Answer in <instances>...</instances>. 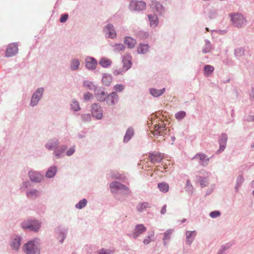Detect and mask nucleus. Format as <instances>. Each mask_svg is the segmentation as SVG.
I'll return each mask as SVG.
<instances>
[{
    "label": "nucleus",
    "mask_w": 254,
    "mask_h": 254,
    "mask_svg": "<svg viewBox=\"0 0 254 254\" xmlns=\"http://www.w3.org/2000/svg\"><path fill=\"white\" fill-rule=\"evenodd\" d=\"M40 240L36 238L24 244L22 249L25 254H40Z\"/></svg>",
    "instance_id": "obj_1"
},
{
    "label": "nucleus",
    "mask_w": 254,
    "mask_h": 254,
    "mask_svg": "<svg viewBox=\"0 0 254 254\" xmlns=\"http://www.w3.org/2000/svg\"><path fill=\"white\" fill-rule=\"evenodd\" d=\"M21 225L23 229H28L34 232H38L41 229L42 222L35 219H28L24 220Z\"/></svg>",
    "instance_id": "obj_2"
},
{
    "label": "nucleus",
    "mask_w": 254,
    "mask_h": 254,
    "mask_svg": "<svg viewBox=\"0 0 254 254\" xmlns=\"http://www.w3.org/2000/svg\"><path fill=\"white\" fill-rule=\"evenodd\" d=\"M231 20L234 27L242 28L247 24V20L244 16L239 13L230 14Z\"/></svg>",
    "instance_id": "obj_3"
},
{
    "label": "nucleus",
    "mask_w": 254,
    "mask_h": 254,
    "mask_svg": "<svg viewBox=\"0 0 254 254\" xmlns=\"http://www.w3.org/2000/svg\"><path fill=\"white\" fill-rule=\"evenodd\" d=\"M44 91L43 87H39L36 90L31 96L29 104L30 106L34 107L38 104L39 101L42 98Z\"/></svg>",
    "instance_id": "obj_4"
},
{
    "label": "nucleus",
    "mask_w": 254,
    "mask_h": 254,
    "mask_svg": "<svg viewBox=\"0 0 254 254\" xmlns=\"http://www.w3.org/2000/svg\"><path fill=\"white\" fill-rule=\"evenodd\" d=\"M146 4L143 1L131 0L129 4L128 8L132 11H140L146 8Z\"/></svg>",
    "instance_id": "obj_5"
},
{
    "label": "nucleus",
    "mask_w": 254,
    "mask_h": 254,
    "mask_svg": "<svg viewBox=\"0 0 254 254\" xmlns=\"http://www.w3.org/2000/svg\"><path fill=\"white\" fill-rule=\"evenodd\" d=\"M103 31L106 38L114 39L117 37V33L112 24L109 23L103 27Z\"/></svg>",
    "instance_id": "obj_6"
},
{
    "label": "nucleus",
    "mask_w": 254,
    "mask_h": 254,
    "mask_svg": "<svg viewBox=\"0 0 254 254\" xmlns=\"http://www.w3.org/2000/svg\"><path fill=\"white\" fill-rule=\"evenodd\" d=\"M92 116L97 120H101L103 117V109L99 103H93L91 105Z\"/></svg>",
    "instance_id": "obj_7"
},
{
    "label": "nucleus",
    "mask_w": 254,
    "mask_h": 254,
    "mask_svg": "<svg viewBox=\"0 0 254 254\" xmlns=\"http://www.w3.org/2000/svg\"><path fill=\"white\" fill-rule=\"evenodd\" d=\"M30 181L35 183H40L44 179V176L39 172L29 171L28 173Z\"/></svg>",
    "instance_id": "obj_8"
},
{
    "label": "nucleus",
    "mask_w": 254,
    "mask_h": 254,
    "mask_svg": "<svg viewBox=\"0 0 254 254\" xmlns=\"http://www.w3.org/2000/svg\"><path fill=\"white\" fill-rule=\"evenodd\" d=\"M228 139V136L226 133H223L220 135L218 140L219 144V148L216 151V154H219L224 151L226 147Z\"/></svg>",
    "instance_id": "obj_9"
},
{
    "label": "nucleus",
    "mask_w": 254,
    "mask_h": 254,
    "mask_svg": "<svg viewBox=\"0 0 254 254\" xmlns=\"http://www.w3.org/2000/svg\"><path fill=\"white\" fill-rule=\"evenodd\" d=\"M151 7L154 14L162 16L165 12V8L158 1L154 0L152 1Z\"/></svg>",
    "instance_id": "obj_10"
},
{
    "label": "nucleus",
    "mask_w": 254,
    "mask_h": 254,
    "mask_svg": "<svg viewBox=\"0 0 254 254\" xmlns=\"http://www.w3.org/2000/svg\"><path fill=\"white\" fill-rule=\"evenodd\" d=\"M60 140L57 137H53L49 139L45 144V147L48 150H54L59 147Z\"/></svg>",
    "instance_id": "obj_11"
},
{
    "label": "nucleus",
    "mask_w": 254,
    "mask_h": 254,
    "mask_svg": "<svg viewBox=\"0 0 254 254\" xmlns=\"http://www.w3.org/2000/svg\"><path fill=\"white\" fill-rule=\"evenodd\" d=\"M18 44L16 43H13L9 44L7 47L5 57H11L15 56L18 53Z\"/></svg>",
    "instance_id": "obj_12"
},
{
    "label": "nucleus",
    "mask_w": 254,
    "mask_h": 254,
    "mask_svg": "<svg viewBox=\"0 0 254 254\" xmlns=\"http://www.w3.org/2000/svg\"><path fill=\"white\" fill-rule=\"evenodd\" d=\"M119 100V98L117 93L113 91L108 94L106 102L108 106H113L118 103Z\"/></svg>",
    "instance_id": "obj_13"
},
{
    "label": "nucleus",
    "mask_w": 254,
    "mask_h": 254,
    "mask_svg": "<svg viewBox=\"0 0 254 254\" xmlns=\"http://www.w3.org/2000/svg\"><path fill=\"white\" fill-rule=\"evenodd\" d=\"M97 61L93 57H87L85 60L86 68L89 70H93L96 69L97 65Z\"/></svg>",
    "instance_id": "obj_14"
},
{
    "label": "nucleus",
    "mask_w": 254,
    "mask_h": 254,
    "mask_svg": "<svg viewBox=\"0 0 254 254\" xmlns=\"http://www.w3.org/2000/svg\"><path fill=\"white\" fill-rule=\"evenodd\" d=\"M198 159V163L200 165L203 167H206L208 165L209 161V158L207 157V155L204 153H198L196 154L192 159Z\"/></svg>",
    "instance_id": "obj_15"
},
{
    "label": "nucleus",
    "mask_w": 254,
    "mask_h": 254,
    "mask_svg": "<svg viewBox=\"0 0 254 254\" xmlns=\"http://www.w3.org/2000/svg\"><path fill=\"white\" fill-rule=\"evenodd\" d=\"M146 231V228L141 224H137L135 226L132 237L134 239H136Z\"/></svg>",
    "instance_id": "obj_16"
},
{
    "label": "nucleus",
    "mask_w": 254,
    "mask_h": 254,
    "mask_svg": "<svg viewBox=\"0 0 254 254\" xmlns=\"http://www.w3.org/2000/svg\"><path fill=\"white\" fill-rule=\"evenodd\" d=\"M21 242V237L19 236H16L13 239L10 243V246L12 250L17 252L20 247Z\"/></svg>",
    "instance_id": "obj_17"
},
{
    "label": "nucleus",
    "mask_w": 254,
    "mask_h": 254,
    "mask_svg": "<svg viewBox=\"0 0 254 254\" xmlns=\"http://www.w3.org/2000/svg\"><path fill=\"white\" fill-rule=\"evenodd\" d=\"M196 234L197 232L195 230H188L186 232V243L187 245L190 246L191 245L196 236Z\"/></svg>",
    "instance_id": "obj_18"
},
{
    "label": "nucleus",
    "mask_w": 254,
    "mask_h": 254,
    "mask_svg": "<svg viewBox=\"0 0 254 254\" xmlns=\"http://www.w3.org/2000/svg\"><path fill=\"white\" fill-rule=\"evenodd\" d=\"M101 89H104V88H100L97 90V92L95 94V96L98 101L103 102L106 101L107 100L108 93L107 92L101 90Z\"/></svg>",
    "instance_id": "obj_19"
},
{
    "label": "nucleus",
    "mask_w": 254,
    "mask_h": 254,
    "mask_svg": "<svg viewBox=\"0 0 254 254\" xmlns=\"http://www.w3.org/2000/svg\"><path fill=\"white\" fill-rule=\"evenodd\" d=\"M148 157L152 163H160L163 159V157L160 153L154 152L149 153Z\"/></svg>",
    "instance_id": "obj_20"
},
{
    "label": "nucleus",
    "mask_w": 254,
    "mask_h": 254,
    "mask_svg": "<svg viewBox=\"0 0 254 254\" xmlns=\"http://www.w3.org/2000/svg\"><path fill=\"white\" fill-rule=\"evenodd\" d=\"M134 134V130L132 127H129L126 130L124 137L123 141L124 143L128 142Z\"/></svg>",
    "instance_id": "obj_21"
},
{
    "label": "nucleus",
    "mask_w": 254,
    "mask_h": 254,
    "mask_svg": "<svg viewBox=\"0 0 254 254\" xmlns=\"http://www.w3.org/2000/svg\"><path fill=\"white\" fill-rule=\"evenodd\" d=\"M124 42L129 49L133 48L135 45L136 44V40L129 36H126L125 38Z\"/></svg>",
    "instance_id": "obj_22"
},
{
    "label": "nucleus",
    "mask_w": 254,
    "mask_h": 254,
    "mask_svg": "<svg viewBox=\"0 0 254 254\" xmlns=\"http://www.w3.org/2000/svg\"><path fill=\"white\" fill-rule=\"evenodd\" d=\"M58 171V168L56 166H53L49 167L45 174V176L47 178H53L56 174Z\"/></svg>",
    "instance_id": "obj_23"
},
{
    "label": "nucleus",
    "mask_w": 254,
    "mask_h": 254,
    "mask_svg": "<svg viewBox=\"0 0 254 254\" xmlns=\"http://www.w3.org/2000/svg\"><path fill=\"white\" fill-rule=\"evenodd\" d=\"M112 79L113 77L110 74L104 73L102 75V82L103 85L108 86L111 84Z\"/></svg>",
    "instance_id": "obj_24"
},
{
    "label": "nucleus",
    "mask_w": 254,
    "mask_h": 254,
    "mask_svg": "<svg viewBox=\"0 0 254 254\" xmlns=\"http://www.w3.org/2000/svg\"><path fill=\"white\" fill-rule=\"evenodd\" d=\"M148 17L150 22V26L152 27H156L158 24V18L157 15L155 14H148Z\"/></svg>",
    "instance_id": "obj_25"
},
{
    "label": "nucleus",
    "mask_w": 254,
    "mask_h": 254,
    "mask_svg": "<svg viewBox=\"0 0 254 254\" xmlns=\"http://www.w3.org/2000/svg\"><path fill=\"white\" fill-rule=\"evenodd\" d=\"M165 90L166 89L165 88H163L161 89L150 88L149 89V93L154 97H158L163 94Z\"/></svg>",
    "instance_id": "obj_26"
},
{
    "label": "nucleus",
    "mask_w": 254,
    "mask_h": 254,
    "mask_svg": "<svg viewBox=\"0 0 254 254\" xmlns=\"http://www.w3.org/2000/svg\"><path fill=\"white\" fill-rule=\"evenodd\" d=\"M80 65V61L78 59L74 58L71 60L70 62V69L72 71L78 69Z\"/></svg>",
    "instance_id": "obj_27"
},
{
    "label": "nucleus",
    "mask_w": 254,
    "mask_h": 254,
    "mask_svg": "<svg viewBox=\"0 0 254 254\" xmlns=\"http://www.w3.org/2000/svg\"><path fill=\"white\" fill-rule=\"evenodd\" d=\"M122 187H123V184L117 181H113L110 185V188L112 192L122 190Z\"/></svg>",
    "instance_id": "obj_28"
},
{
    "label": "nucleus",
    "mask_w": 254,
    "mask_h": 254,
    "mask_svg": "<svg viewBox=\"0 0 254 254\" xmlns=\"http://www.w3.org/2000/svg\"><path fill=\"white\" fill-rule=\"evenodd\" d=\"M151 207V204L148 202H143L138 204L136 206V210L139 212H142L146 208H149Z\"/></svg>",
    "instance_id": "obj_29"
},
{
    "label": "nucleus",
    "mask_w": 254,
    "mask_h": 254,
    "mask_svg": "<svg viewBox=\"0 0 254 254\" xmlns=\"http://www.w3.org/2000/svg\"><path fill=\"white\" fill-rule=\"evenodd\" d=\"M83 86L92 91H96L97 89V86L96 85L94 84L93 82L88 80L83 81Z\"/></svg>",
    "instance_id": "obj_30"
},
{
    "label": "nucleus",
    "mask_w": 254,
    "mask_h": 254,
    "mask_svg": "<svg viewBox=\"0 0 254 254\" xmlns=\"http://www.w3.org/2000/svg\"><path fill=\"white\" fill-rule=\"evenodd\" d=\"M99 64L104 68H107L112 64V61L109 59L102 58L99 62Z\"/></svg>",
    "instance_id": "obj_31"
},
{
    "label": "nucleus",
    "mask_w": 254,
    "mask_h": 254,
    "mask_svg": "<svg viewBox=\"0 0 254 254\" xmlns=\"http://www.w3.org/2000/svg\"><path fill=\"white\" fill-rule=\"evenodd\" d=\"M26 194V196L29 198L36 197L39 195V192L36 189L27 190Z\"/></svg>",
    "instance_id": "obj_32"
},
{
    "label": "nucleus",
    "mask_w": 254,
    "mask_h": 254,
    "mask_svg": "<svg viewBox=\"0 0 254 254\" xmlns=\"http://www.w3.org/2000/svg\"><path fill=\"white\" fill-rule=\"evenodd\" d=\"M212 49V45L210 41L207 39L205 40V45L202 49L203 54H206L210 52Z\"/></svg>",
    "instance_id": "obj_33"
},
{
    "label": "nucleus",
    "mask_w": 254,
    "mask_h": 254,
    "mask_svg": "<svg viewBox=\"0 0 254 254\" xmlns=\"http://www.w3.org/2000/svg\"><path fill=\"white\" fill-rule=\"evenodd\" d=\"M245 179L242 175H239L236 180V185L235 186V190L236 192H238L239 190V188L244 183Z\"/></svg>",
    "instance_id": "obj_34"
},
{
    "label": "nucleus",
    "mask_w": 254,
    "mask_h": 254,
    "mask_svg": "<svg viewBox=\"0 0 254 254\" xmlns=\"http://www.w3.org/2000/svg\"><path fill=\"white\" fill-rule=\"evenodd\" d=\"M214 67L211 65L207 64L203 67L204 74L206 76H209L214 71Z\"/></svg>",
    "instance_id": "obj_35"
},
{
    "label": "nucleus",
    "mask_w": 254,
    "mask_h": 254,
    "mask_svg": "<svg viewBox=\"0 0 254 254\" xmlns=\"http://www.w3.org/2000/svg\"><path fill=\"white\" fill-rule=\"evenodd\" d=\"M148 48L147 44H140L137 47V52L139 54H144L148 51Z\"/></svg>",
    "instance_id": "obj_36"
},
{
    "label": "nucleus",
    "mask_w": 254,
    "mask_h": 254,
    "mask_svg": "<svg viewBox=\"0 0 254 254\" xmlns=\"http://www.w3.org/2000/svg\"><path fill=\"white\" fill-rule=\"evenodd\" d=\"M64 153L59 147L54 149L53 152L54 156L57 159L63 157L64 156Z\"/></svg>",
    "instance_id": "obj_37"
},
{
    "label": "nucleus",
    "mask_w": 254,
    "mask_h": 254,
    "mask_svg": "<svg viewBox=\"0 0 254 254\" xmlns=\"http://www.w3.org/2000/svg\"><path fill=\"white\" fill-rule=\"evenodd\" d=\"M196 178L197 181L200 182V185L201 187H205L208 186V180L207 178L201 176H197Z\"/></svg>",
    "instance_id": "obj_38"
},
{
    "label": "nucleus",
    "mask_w": 254,
    "mask_h": 254,
    "mask_svg": "<svg viewBox=\"0 0 254 254\" xmlns=\"http://www.w3.org/2000/svg\"><path fill=\"white\" fill-rule=\"evenodd\" d=\"M158 188L163 192H167L169 190V185L166 183H160L158 184Z\"/></svg>",
    "instance_id": "obj_39"
},
{
    "label": "nucleus",
    "mask_w": 254,
    "mask_h": 254,
    "mask_svg": "<svg viewBox=\"0 0 254 254\" xmlns=\"http://www.w3.org/2000/svg\"><path fill=\"white\" fill-rule=\"evenodd\" d=\"M87 203V200L85 198L80 200L77 203L75 204V208L81 209L86 206Z\"/></svg>",
    "instance_id": "obj_40"
},
{
    "label": "nucleus",
    "mask_w": 254,
    "mask_h": 254,
    "mask_svg": "<svg viewBox=\"0 0 254 254\" xmlns=\"http://www.w3.org/2000/svg\"><path fill=\"white\" fill-rule=\"evenodd\" d=\"M245 49L243 47H240L235 50L234 54L237 58H240L244 55Z\"/></svg>",
    "instance_id": "obj_41"
},
{
    "label": "nucleus",
    "mask_w": 254,
    "mask_h": 254,
    "mask_svg": "<svg viewBox=\"0 0 254 254\" xmlns=\"http://www.w3.org/2000/svg\"><path fill=\"white\" fill-rule=\"evenodd\" d=\"M123 68L124 70L127 71L128 69H129L131 66V61L124 58L123 59Z\"/></svg>",
    "instance_id": "obj_42"
},
{
    "label": "nucleus",
    "mask_w": 254,
    "mask_h": 254,
    "mask_svg": "<svg viewBox=\"0 0 254 254\" xmlns=\"http://www.w3.org/2000/svg\"><path fill=\"white\" fill-rule=\"evenodd\" d=\"M113 50L115 52H119L125 50V46L123 44H115L112 46Z\"/></svg>",
    "instance_id": "obj_43"
},
{
    "label": "nucleus",
    "mask_w": 254,
    "mask_h": 254,
    "mask_svg": "<svg viewBox=\"0 0 254 254\" xmlns=\"http://www.w3.org/2000/svg\"><path fill=\"white\" fill-rule=\"evenodd\" d=\"M185 190L189 193H192L193 190V187L190 180H187L186 182V185L185 186Z\"/></svg>",
    "instance_id": "obj_44"
},
{
    "label": "nucleus",
    "mask_w": 254,
    "mask_h": 254,
    "mask_svg": "<svg viewBox=\"0 0 254 254\" xmlns=\"http://www.w3.org/2000/svg\"><path fill=\"white\" fill-rule=\"evenodd\" d=\"M70 106L71 109L74 111H78L80 110L79 103L75 100L72 101Z\"/></svg>",
    "instance_id": "obj_45"
},
{
    "label": "nucleus",
    "mask_w": 254,
    "mask_h": 254,
    "mask_svg": "<svg viewBox=\"0 0 254 254\" xmlns=\"http://www.w3.org/2000/svg\"><path fill=\"white\" fill-rule=\"evenodd\" d=\"M186 116V113L184 111H179L175 115L176 119L178 120H181Z\"/></svg>",
    "instance_id": "obj_46"
},
{
    "label": "nucleus",
    "mask_w": 254,
    "mask_h": 254,
    "mask_svg": "<svg viewBox=\"0 0 254 254\" xmlns=\"http://www.w3.org/2000/svg\"><path fill=\"white\" fill-rule=\"evenodd\" d=\"M173 229H168L164 233V237L162 240H167L170 241L171 235L173 233Z\"/></svg>",
    "instance_id": "obj_47"
},
{
    "label": "nucleus",
    "mask_w": 254,
    "mask_h": 254,
    "mask_svg": "<svg viewBox=\"0 0 254 254\" xmlns=\"http://www.w3.org/2000/svg\"><path fill=\"white\" fill-rule=\"evenodd\" d=\"M32 187V183L30 181H26L22 183V185L20 188L21 189L23 188L29 190L28 189L31 188Z\"/></svg>",
    "instance_id": "obj_48"
},
{
    "label": "nucleus",
    "mask_w": 254,
    "mask_h": 254,
    "mask_svg": "<svg viewBox=\"0 0 254 254\" xmlns=\"http://www.w3.org/2000/svg\"><path fill=\"white\" fill-rule=\"evenodd\" d=\"M75 151V146L73 145L70 148L68 149V150L65 152V155L67 156H71L72 155Z\"/></svg>",
    "instance_id": "obj_49"
},
{
    "label": "nucleus",
    "mask_w": 254,
    "mask_h": 254,
    "mask_svg": "<svg viewBox=\"0 0 254 254\" xmlns=\"http://www.w3.org/2000/svg\"><path fill=\"white\" fill-rule=\"evenodd\" d=\"M125 86L122 84H116L114 86V90L115 92H120L124 90Z\"/></svg>",
    "instance_id": "obj_50"
},
{
    "label": "nucleus",
    "mask_w": 254,
    "mask_h": 254,
    "mask_svg": "<svg viewBox=\"0 0 254 254\" xmlns=\"http://www.w3.org/2000/svg\"><path fill=\"white\" fill-rule=\"evenodd\" d=\"M82 121L84 122H88L91 121V116L90 114H85L81 115Z\"/></svg>",
    "instance_id": "obj_51"
},
{
    "label": "nucleus",
    "mask_w": 254,
    "mask_h": 254,
    "mask_svg": "<svg viewBox=\"0 0 254 254\" xmlns=\"http://www.w3.org/2000/svg\"><path fill=\"white\" fill-rule=\"evenodd\" d=\"M220 215L221 212L218 210L213 211L209 213V216L212 218H216Z\"/></svg>",
    "instance_id": "obj_52"
},
{
    "label": "nucleus",
    "mask_w": 254,
    "mask_h": 254,
    "mask_svg": "<svg viewBox=\"0 0 254 254\" xmlns=\"http://www.w3.org/2000/svg\"><path fill=\"white\" fill-rule=\"evenodd\" d=\"M112 251L102 248L98 251V254H112Z\"/></svg>",
    "instance_id": "obj_53"
},
{
    "label": "nucleus",
    "mask_w": 254,
    "mask_h": 254,
    "mask_svg": "<svg viewBox=\"0 0 254 254\" xmlns=\"http://www.w3.org/2000/svg\"><path fill=\"white\" fill-rule=\"evenodd\" d=\"M126 71V70H124V68L123 67L122 68L117 69L114 70V71H113V74L115 75L123 74L124 73H125Z\"/></svg>",
    "instance_id": "obj_54"
},
{
    "label": "nucleus",
    "mask_w": 254,
    "mask_h": 254,
    "mask_svg": "<svg viewBox=\"0 0 254 254\" xmlns=\"http://www.w3.org/2000/svg\"><path fill=\"white\" fill-rule=\"evenodd\" d=\"M229 248L227 245L222 246L217 254H225L226 251Z\"/></svg>",
    "instance_id": "obj_55"
},
{
    "label": "nucleus",
    "mask_w": 254,
    "mask_h": 254,
    "mask_svg": "<svg viewBox=\"0 0 254 254\" xmlns=\"http://www.w3.org/2000/svg\"><path fill=\"white\" fill-rule=\"evenodd\" d=\"M157 127H158V130H159L161 133H162V135L163 134L164 131L166 130V127L164 125H156Z\"/></svg>",
    "instance_id": "obj_56"
},
{
    "label": "nucleus",
    "mask_w": 254,
    "mask_h": 254,
    "mask_svg": "<svg viewBox=\"0 0 254 254\" xmlns=\"http://www.w3.org/2000/svg\"><path fill=\"white\" fill-rule=\"evenodd\" d=\"M154 130L150 131L151 134H153L154 136L162 135V133H161L160 132H159V130H158V127H157L156 125L154 126Z\"/></svg>",
    "instance_id": "obj_57"
},
{
    "label": "nucleus",
    "mask_w": 254,
    "mask_h": 254,
    "mask_svg": "<svg viewBox=\"0 0 254 254\" xmlns=\"http://www.w3.org/2000/svg\"><path fill=\"white\" fill-rule=\"evenodd\" d=\"M68 231V229L67 228H58V232L60 234V235L59 236V237H60L62 236H64V233H65V236L67 235V233Z\"/></svg>",
    "instance_id": "obj_58"
},
{
    "label": "nucleus",
    "mask_w": 254,
    "mask_h": 254,
    "mask_svg": "<svg viewBox=\"0 0 254 254\" xmlns=\"http://www.w3.org/2000/svg\"><path fill=\"white\" fill-rule=\"evenodd\" d=\"M218 15L217 10H210L209 12L208 16L210 19H213Z\"/></svg>",
    "instance_id": "obj_59"
},
{
    "label": "nucleus",
    "mask_w": 254,
    "mask_h": 254,
    "mask_svg": "<svg viewBox=\"0 0 254 254\" xmlns=\"http://www.w3.org/2000/svg\"><path fill=\"white\" fill-rule=\"evenodd\" d=\"M68 17V15L67 13L63 14L61 15L60 18V21L61 23H64L66 21Z\"/></svg>",
    "instance_id": "obj_60"
},
{
    "label": "nucleus",
    "mask_w": 254,
    "mask_h": 254,
    "mask_svg": "<svg viewBox=\"0 0 254 254\" xmlns=\"http://www.w3.org/2000/svg\"><path fill=\"white\" fill-rule=\"evenodd\" d=\"M112 178L113 179L119 180L121 179V175L117 172H113L111 175Z\"/></svg>",
    "instance_id": "obj_61"
},
{
    "label": "nucleus",
    "mask_w": 254,
    "mask_h": 254,
    "mask_svg": "<svg viewBox=\"0 0 254 254\" xmlns=\"http://www.w3.org/2000/svg\"><path fill=\"white\" fill-rule=\"evenodd\" d=\"M139 36L143 39H145L148 36V33L144 31H140Z\"/></svg>",
    "instance_id": "obj_62"
},
{
    "label": "nucleus",
    "mask_w": 254,
    "mask_h": 254,
    "mask_svg": "<svg viewBox=\"0 0 254 254\" xmlns=\"http://www.w3.org/2000/svg\"><path fill=\"white\" fill-rule=\"evenodd\" d=\"M93 95L90 92H87L85 93L84 95V99L85 100H89L92 97Z\"/></svg>",
    "instance_id": "obj_63"
},
{
    "label": "nucleus",
    "mask_w": 254,
    "mask_h": 254,
    "mask_svg": "<svg viewBox=\"0 0 254 254\" xmlns=\"http://www.w3.org/2000/svg\"><path fill=\"white\" fill-rule=\"evenodd\" d=\"M250 99L251 100H254V88H252L250 93Z\"/></svg>",
    "instance_id": "obj_64"
}]
</instances>
